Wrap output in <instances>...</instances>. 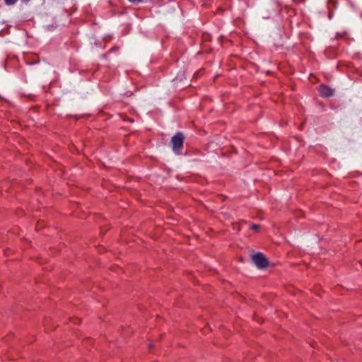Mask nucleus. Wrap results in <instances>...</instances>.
<instances>
[{
  "label": "nucleus",
  "mask_w": 362,
  "mask_h": 362,
  "mask_svg": "<svg viewBox=\"0 0 362 362\" xmlns=\"http://www.w3.org/2000/svg\"><path fill=\"white\" fill-rule=\"evenodd\" d=\"M17 0H5V2L7 5H13L14 4Z\"/></svg>",
  "instance_id": "obj_4"
},
{
  "label": "nucleus",
  "mask_w": 362,
  "mask_h": 362,
  "mask_svg": "<svg viewBox=\"0 0 362 362\" xmlns=\"http://www.w3.org/2000/svg\"><path fill=\"white\" fill-rule=\"evenodd\" d=\"M152 346H152V344H150V345H149V348H150V349H151V348H152Z\"/></svg>",
  "instance_id": "obj_9"
},
{
  "label": "nucleus",
  "mask_w": 362,
  "mask_h": 362,
  "mask_svg": "<svg viewBox=\"0 0 362 362\" xmlns=\"http://www.w3.org/2000/svg\"><path fill=\"white\" fill-rule=\"evenodd\" d=\"M319 93L321 96L328 98L333 95L334 90L325 85H321Z\"/></svg>",
  "instance_id": "obj_3"
},
{
  "label": "nucleus",
  "mask_w": 362,
  "mask_h": 362,
  "mask_svg": "<svg viewBox=\"0 0 362 362\" xmlns=\"http://www.w3.org/2000/svg\"><path fill=\"white\" fill-rule=\"evenodd\" d=\"M184 135L181 132H177L172 137L171 142L173 144V150L176 154L181 153V150L184 144Z\"/></svg>",
  "instance_id": "obj_1"
},
{
  "label": "nucleus",
  "mask_w": 362,
  "mask_h": 362,
  "mask_svg": "<svg viewBox=\"0 0 362 362\" xmlns=\"http://www.w3.org/2000/svg\"><path fill=\"white\" fill-rule=\"evenodd\" d=\"M25 3H28L30 0H22Z\"/></svg>",
  "instance_id": "obj_8"
},
{
  "label": "nucleus",
  "mask_w": 362,
  "mask_h": 362,
  "mask_svg": "<svg viewBox=\"0 0 362 362\" xmlns=\"http://www.w3.org/2000/svg\"><path fill=\"white\" fill-rule=\"evenodd\" d=\"M259 228V225L252 224L251 226V229L255 230V231H257Z\"/></svg>",
  "instance_id": "obj_5"
},
{
  "label": "nucleus",
  "mask_w": 362,
  "mask_h": 362,
  "mask_svg": "<svg viewBox=\"0 0 362 362\" xmlns=\"http://www.w3.org/2000/svg\"><path fill=\"white\" fill-rule=\"evenodd\" d=\"M344 35H345L344 33V34H342V35H341V34H339V33H337V38H339V37L341 38V37H343Z\"/></svg>",
  "instance_id": "obj_7"
},
{
  "label": "nucleus",
  "mask_w": 362,
  "mask_h": 362,
  "mask_svg": "<svg viewBox=\"0 0 362 362\" xmlns=\"http://www.w3.org/2000/svg\"><path fill=\"white\" fill-rule=\"evenodd\" d=\"M252 261L259 269L265 268L268 265V260L265 256L260 252H258L252 256Z\"/></svg>",
  "instance_id": "obj_2"
},
{
  "label": "nucleus",
  "mask_w": 362,
  "mask_h": 362,
  "mask_svg": "<svg viewBox=\"0 0 362 362\" xmlns=\"http://www.w3.org/2000/svg\"><path fill=\"white\" fill-rule=\"evenodd\" d=\"M129 1L132 3H139V2H141L142 0H129Z\"/></svg>",
  "instance_id": "obj_6"
}]
</instances>
